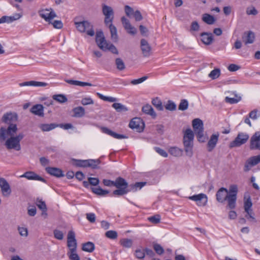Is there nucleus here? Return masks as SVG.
<instances>
[{"mask_svg":"<svg viewBox=\"0 0 260 260\" xmlns=\"http://www.w3.org/2000/svg\"><path fill=\"white\" fill-rule=\"evenodd\" d=\"M67 246L69 248V251L67 252L69 258H77V256H78L77 253V242L76 239L75 233L73 231H70L68 233Z\"/></svg>","mask_w":260,"mask_h":260,"instance_id":"1","label":"nucleus"},{"mask_svg":"<svg viewBox=\"0 0 260 260\" xmlns=\"http://www.w3.org/2000/svg\"><path fill=\"white\" fill-rule=\"evenodd\" d=\"M194 134L190 128L187 129L184 133L183 144L186 155L189 157L193 155V140Z\"/></svg>","mask_w":260,"mask_h":260,"instance_id":"2","label":"nucleus"},{"mask_svg":"<svg viewBox=\"0 0 260 260\" xmlns=\"http://www.w3.org/2000/svg\"><path fill=\"white\" fill-rule=\"evenodd\" d=\"M24 138V135L22 133H19L16 136H12L6 139L5 145L7 149H14L16 151H19L21 149L20 141Z\"/></svg>","mask_w":260,"mask_h":260,"instance_id":"3","label":"nucleus"},{"mask_svg":"<svg viewBox=\"0 0 260 260\" xmlns=\"http://www.w3.org/2000/svg\"><path fill=\"white\" fill-rule=\"evenodd\" d=\"M75 24L78 30L81 33H86L87 35L92 37L94 35L92 25L88 21L75 22Z\"/></svg>","mask_w":260,"mask_h":260,"instance_id":"4","label":"nucleus"},{"mask_svg":"<svg viewBox=\"0 0 260 260\" xmlns=\"http://www.w3.org/2000/svg\"><path fill=\"white\" fill-rule=\"evenodd\" d=\"M192 124L198 141L204 142L205 139L204 137V127L202 120L199 118H196L192 120Z\"/></svg>","mask_w":260,"mask_h":260,"instance_id":"5","label":"nucleus"},{"mask_svg":"<svg viewBox=\"0 0 260 260\" xmlns=\"http://www.w3.org/2000/svg\"><path fill=\"white\" fill-rule=\"evenodd\" d=\"M7 128L1 127L0 128V140L5 141L8 136H14L17 131V125L15 123L9 124Z\"/></svg>","mask_w":260,"mask_h":260,"instance_id":"6","label":"nucleus"},{"mask_svg":"<svg viewBox=\"0 0 260 260\" xmlns=\"http://www.w3.org/2000/svg\"><path fill=\"white\" fill-rule=\"evenodd\" d=\"M249 137V135L246 133H239L235 140L230 143V147L233 148L240 147L242 145L246 143Z\"/></svg>","mask_w":260,"mask_h":260,"instance_id":"7","label":"nucleus"},{"mask_svg":"<svg viewBox=\"0 0 260 260\" xmlns=\"http://www.w3.org/2000/svg\"><path fill=\"white\" fill-rule=\"evenodd\" d=\"M102 12L105 16L104 22L106 25L112 23L114 19V13L112 7L105 4L102 5Z\"/></svg>","mask_w":260,"mask_h":260,"instance_id":"8","label":"nucleus"},{"mask_svg":"<svg viewBox=\"0 0 260 260\" xmlns=\"http://www.w3.org/2000/svg\"><path fill=\"white\" fill-rule=\"evenodd\" d=\"M129 127L137 132L141 133L144 129L145 124L141 118L135 117L130 121Z\"/></svg>","mask_w":260,"mask_h":260,"instance_id":"9","label":"nucleus"},{"mask_svg":"<svg viewBox=\"0 0 260 260\" xmlns=\"http://www.w3.org/2000/svg\"><path fill=\"white\" fill-rule=\"evenodd\" d=\"M252 203L250 197L245 201L244 203V207L245 211L246 213L245 217L251 221L256 222L255 218L253 216V213L251 209Z\"/></svg>","mask_w":260,"mask_h":260,"instance_id":"10","label":"nucleus"},{"mask_svg":"<svg viewBox=\"0 0 260 260\" xmlns=\"http://www.w3.org/2000/svg\"><path fill=\"white\" fill-rule=\"evenodd\" d=\"M96 43L99 47L103 51L107 50V47L110 43H107L102 31L98 32L96 34Z\"/></svg>","mask_w":260,"mask_h":260,"instance_id":"11","label":"nucleus"},{"mask_svg":"<svg viewBox=\"0 0 260 260\" xmlns=\"http://www.w3.org/2000/svg\"><path fill=\"white\" fill-rule=\"evenodd\" d=\"M192 201H195L199 206H205L208 202L207 196L204 193H199L189 197Z\"/></svg>","mask_w":260,"mask_h":260,"instance_id":"12","label":"nucleus"},{"mask_svg":"<svg viewBox=\"0 0 260 260\" xmlns=\"http://www.w3.org/2000/svg\"><path fill=\"white\" fill-rule=\"evenodd\" d=\"M260 162V154L250 157L249 158L244 165V171L248 172L251 168Z\"/></svg>","mask_w":260,"mask_h":260,"instance_id":"13","label":"nucleus"},{"mask_svg":"<svg viewBox=\"0 0 260 260\" xmlns=\"http://www.w3.org/2000/svg\"><path fill=\"white\" fill-rule=\"evenodd\" d=\"M249 147L251 150H260V134L258 132L251 137Z\"/></svg>","mask_w":260,"mask_h":260,"instance_id":"14","label":"nucleus"},{"mask_svg":"<svg viewBox=\"0 0 260 260\" xmlns=\"http://www.w3.org/2000/svg\"><path fill=\"white\" fill-rule=\"evenodd\" d=\"M40 16L46 21L50 23V21L56 17V14L52 10L50 11L48 9L42 10L40 11Z\"/></svg>","mask_w":260,"mask_h":260,"instance_id":"15","label":"nucleus"},{"mask_svg":"<svg viewBox=\"0 0 260 260\" xmlns=\"http://www.w3.org/2000/svg\"><path fill=\"white\" fill-rule=\"evenodd\" d=\"M0 187L4 196L8 197L11 194V189L9 184L5 178L2 177H0Z\"/></svg>","mask_w":260,"mask_h":260,"instance_id":"16","label":"nucleus"},{"mask_svg":"<svg viewBox=\"0 0 260 260\" xmlns=\"http://www.w3.org/2000/svg\"><path fill=\"white\" fill-rule=\"evenodd\" d=\"M18 116L15 113H7L5 114L2 117V121L8 124H14L17 120Z\"/></svg>","mask_w":260,"mask_h":260,"instance_id":"17","label":"nucleus"},{"mask_svg":"<svg viewBox=\"0 0 260 260\" xmlns=\"http://www.w3.org/2000/svg\"><path fill=\"white\" fill-rule=\"evenodd\" d=\"M21 178H25L28 180H39L43 182H46V180L42 177L39 176L34 172L27 171L20 176Z\"/></svg>","mask_w":260,"mask_h":260,"instance_id":"18","label":"nucleus"},{"mask_svg":"<svg viewBox=\"0 0 260 260\" xmlns=\"http://www.w3.org/2000/svg\"><path fill=\"white\" fill-rule=\"evenodd\" d=\"M219 136V135L218 133L211 136L207 143V149L209 152L212 151L215 147L218 141Z\"/></svg>","mask_w":260,"mask_h":260,"instance_id":"19","label":"nucleus"},{"mask_svg":"<svg viewBox=\"0 0 260 260\" xmlns=\"http://www.w3.org/2000/svg\"><path fill=\"white\" fill-rule=\"evenodd\" d=\"M141 49L144 57L150 56L151 48L145 39H142L141 40Z\"/></svg>","mask_w":260,"mask_h":260,"instance_id":"20","label":"nucleus"},{"mask_svg":"<svg viewBox=\"0 0 260 260\" xmlns=\"http://www.w3.org/2000/svg\"><path fill=\"white\" fill-rule=\"evenodd\" d=\"M229 195L228 190L224 187H221L216 193V200L219 202L223 203L226 200Z\"/></svg>","mask_w":260,"mask_h":260,"instance_id":"21","label":"nucleus"},{"mask_svg":"<svg viewBox=\"0 0 260 260\" xmlns=\"http://www.w3.org/2000/svg\"><path fill=\"white\" fill-rule=\"evenodd\" d=\"M255 39V35L252 31H248L244 32L242 36V41L245 44H252Z\"/></svg>","mask_w":260,"mask_h":260,"instance_id":"22","label":"nucleus"},{"mask_svg":"<svg viewBox=\"0 0 260 260\" xmlns=\"http://www.w3.org/2000/svg\"><path fill=\"white\" fill-rule=\"evenodd\" d=\"M30 112L33 114L39 117H44V107L41 104H36L32 106Z\"/></svg>","mask_w":260,"mask_h":260,"instance_id":"23","label":"nucleus"},{"mask_svg":"<svg viewBox=\"0 0 260 260\" xmlns=\"http://www.w3.org/2000/svg\"><path fill=\"white\" fill-rule=\"evenodd\" d=\"M114 186L117 188L129 189V185L126 181L123 178L119 177L114 181Z\"/></svg>","mask_w":260,"mask_h":260,"instance_id":"24","label":"nucleus"},{"mask_svg":"<svg viewBox=\"0 0 260 260\" xmlns=\"http://www.w3.org/2000/svg\"><path fill=\"white\" fill-rule=\"evenodd\" d=\"M101 130L103 133L106 134L108 135H110V136L113 137V138L117 139L127 138V136H126L124 135L117 134L106 127H102Z\"/></svg>","mask_w":260,"mask_h":260,"instance_id":"25","label":"nucleus"},{"mask_svg":"<svg viewBox=\"0 0 260 260\" xmlns=\"http://www.w3.org/2000/svg\"><path fill=\"white\" fill-rule=\"evenodd\" d=\"M45 170L48 174L57 177H60L64 176L61 170L57 168L47 167Z\"/></svg>","mask_w":260,"mask_h":260,"instance_id":"26","label":"nucleus"},{"mask_svg":"<svg viewBox=\"0 0 260 260\" xmlns=\"http://www.w3.org/2000/svg\"><path fill=\"white\" fill-rule=\"evenodd\" d=\"M48 84L46 82L35 81H26L22 83H20L19 84V85L20 86H32L37 87H45Z\"/></svg>","mask_w":260,"mask_h":260,"instance_id":"27","label":"nucleus"},{"mask_svg":"<svg viewBox=\"0 0 260 260\" xmlns=\"http://www.w3.org/2000/svg\"><path fill=\"white\" fill-rule=\"evenodd\" d=\"M201 40L206 45H210L213 42V35L211 33L203 32L201 34Z\"/></svg>","mask_w":260,"mask_h":260,"instance_id":"28","label":"nucleus"},{"mask_svg":"<svg viewBox=\"0 0 260 260\" xmlns=\"http://www.w3.org/2000/svg\"><path fill=\"white\" fill-rule=\"evenodd\" d=\"M109 27L111 34V38L112 40L116 42L118 41V35L116 27L112 24V23H110L107 25Z\"/></svg>","mask_w":260,"mask_h":260,"instance_id":"29","label":"nucleus"},{"mask_svg":"<svg viewBox=\"0 0 260 260\" xmlns=\"http://www.w3.org/2000/svg\"><path fill=\"white\" fill-rule=\"evenodd\" d=\"M146 184V182H136L135 184L129 185V192H135L138 190L141 189Z\"/></svg>","mask_w":260,"mask_h":260,"instance_id":"30","label":"nucleus"},{"mask_svg":"<svg viewBox=\"0 0 260 260\" xmlns=\"http://www.w3.org/2000/svg\"><path fill=\"white\" fill-rule=\"evenodd\" d=\"M142 110L143 112L155 118L156 116L152 106L149 104H146L142 107Z\"/></svg>","mask_w":260,"mask_h":260,"instance_id":"31","label":"nucleus"},{"mask_svg":"<svg viewBox=\"0 0 260 260\" xmlns=\"http://www.w3.org/2000/svg\"><path fill=\"white\" fill-rule=\"evenodd\" d=\"M73 116L75 117H82L85 115V109L83 107L79 106L73 109Z\"/></svg>","mask_w":260,"mask_h":260,"instance_id":"32","label":"nucleus"},{"mask_svg":"<svg viewBox=\"0 0 260 260\" xmlns=\"http://www.w3.org/2000/svg\"><path fill=\"white\" fill-rule=\"evenodd\" d=\"M94 249V244L91 242H87L82 244V249L84 251L92 252Z\"/></svg>","mask_w":260,"mask_h":260,"instance_id":"33","label":"nucleus"},{"mask_svg":"<svg viewBox=\"0 0 260 260\" xmlns=\"http://www.w3.org/2000/svg\"><path fill=\"white\" fill-rule=\"evenodd\" d=\"M237 199L236 194H229L226 200L228 202V206L229 208L233 209L236 206V201Z\"/></svg>","mask_w":260,"mask_h":260,"instance_id":"34","label":"nucleus"},{"mask_svg":"<svg viewBox=\"0 0 260 260\" xmlns=\"http://www.w3.org/2000/svg\"><path fill=\"white\" fill-rule=\"evenodd\" d=\"M58 126V124L55 123L41 124L40 125L39 127L43 132H48L54 129Z\"/></svg>","mask_w":260,"mask_h":260,"instance_id":"35","label":"nucleus"},{"mask_svg":"<svg viewBox=\"0 0 260 260\" xmlns=\"http://www.w3.org/2000/svg\"><path fill=\"white\" fill-rule=\"evenodd\" d=\"M202 20L209 25L213 24L215 22L214 17L207 13L203 15Z\"/></svg>","mask_w":260,"mask_h":260,"instance_id":"36","label":"nucleus"},{"mask_svg":"<svg viewBox=\"0 0 260 260\" xmlns=\"http://www.w3.org/2000/svg\"><path fill=\"white\" fill-rule=\"evenodd\" d=\"M92 191L95 194L101 196H105L109 192L108 190H104L100 187L92 188Z\"/></svg>","mask_w":260,"mask_h":260,"instance_id":"37","label":"nucleus"},{"mask_svg":"<svg viewBox=\"0 0 260 260\" xmlns=\"http://www.w3.org/2000/svg\"><path fill=\"white\" fill-rule=\"evenodd\" d=\"M152 104L157 110L159 111L163 110L164 108L162 105V102L159 98H156L153 99L152 101Z\"/></svg>","mask_w":260,"mask_h":260,"instance_id":"38","label":"nucleus"},{"mask_svg":"<svg viewBox=\"0 0 260 260\" xmlns=\"http://www.w3.org/2000/svg\"><path fill=\"white\" fill-rule=\"evenodd\" d=\"M74 165L78 167H87V160L73 159Z\"/></svg>","mask_w":260,"mask_h":260,"instance_id":"39","label":"nucleus"},{"mask_svg":"<svg viewBox=\"0 0 260 260\" xmlns=\"http://www.w3.org/2000/svg\"><path fill=\"white\" fill-rule=\"evenodd\" d=\"M113 107L117 112L126 111L128 110L127 108L124 105L120 103H115L112 105Z\"/></svg>","mask_w":260,"mask_h":260,"instance_id":"40","label":"nucleus"},{"mask_svg":"<svg viewBox=\"0 0 260 260\" xmlns=\"http://www.w3.org/2000/svg\"><path fill=\"white\" fill-rule=\"evenodd\" d=\"M99 159H88L87 167H90L92 169H96L98 166L100 164Z\"/></svg>","mask_w":260,"mask_h":260,"instance_id":"41","label":"nucleus"},{"mask_svg":"<svg viewBox=\"0 0 260 260\" xmlns=\"http://www.w3.org/2000/svg\"><path fill=\"white\" fill-rule=\"evenodd\" d=\"M115 64L118 70L122 71L125 68V64L120 58H117L115 59Z\"/></svg>","mask_w":260,"mask_h":260,"instance_id":"42","label":"nucleus"},{"mask_svg":"<svg viewBox=\"0 0 260 260\" xmlns=\"http://www.w3.org/2000/svg\"><path fill=\"white\" fill-rule=\"evenodd\" d=\"M53 99L60 103H63L67 101V97L63 94H56L53 96Z\"/></svg>","mask_w":260,"mask_h":260,"instance_id":"43","label":"nucleus"},{"mask_svg":"<svg viewBox=\"0 0 260 260\" xmlns=\"http://www.w3.org/2000/svg\"><path fill=\"white\" fill-rule=\"evenodd\" d=\"M97 95L98 97L105 101H108L110 102H115L117 101V99L112 96H106L98 92Z\"/></svg>","mask_w":260,"mask_h":260,"instance_id":"44","label":"nucleus"},{"mask_svg":"<svg viewBox=\"0 0 260 260\" xmlns=\"http://www.w3.org/2000/svg\"><path fill=\"white\" fill-rule=\"evenodd\" d=\"M121 245L126 248H130L132 246L133 241L129 239H122L120 241Z\"/></svg>","mask_w":260,"mask_h":260,"instance_id":"45","label":"nucleus"},{"mask_svg":"<svg viewBox=\"0 0 260 260\" xmlns=\"http://www.w3.org/2000/svg\"><path fill=\"white\" fill-rule=\"evenodd\" d=\"M220 75V70L219 69L213 70L209 74V77L212 79H217Z\"/></svg>","mask_w":260,"mask_h":260,"instance_id":"46","label":"nucleus"},{"mask_svg":"<svg viewBox=\"0 0 260 260\" xmlns=\"http://www.w3.org/2000/svg\"><path fill=\"white\" fill-rule=\"evenodd\" d=\"M188 103L186 100H181L178 106V109L181 111H185L187 109Z\"/></svg>","mask_w":260,"mask_h":260,"instance_id":"47","label":"nucleus"},{"mask_svg":"<svg viewBox=\"0 0 260 260\" xmlns=\"http://www.w3.org/2000/svg\"><path fill=\"white\" fill-rule=\"evenodd\" d=\"M241 100V97L236 95V98H229L226 96L225 98V102L231 104H236L239 102Z\"/></svg>","mask_w":260,"mask_h":260,"instance_id":"48","label":"nucleus"},{"mask_svg":"<svg viewBox=\"0 0 260 260\" xmlns=\"http://www.w3.org/2000/svg\"><path fill=\"white\" fill-rule=\"evenodd\" d=\"M129 192L128 189L125 188H117L113 192V194L115 196H122L127 193Z\"/></svg>","mask_w":260,"mask_h":260,"instance_id":"49","label":"nucleus"},{"mask_svg":"<svg viewBox=\"0 0 260 260\" xmlns=\"http://www.w3.org/2000/svg\"><path fill=\"white\" fill-rule=\"evenodd\" d=\"M105 236L110 239H116L118 237L117 233L115 231H108L106 232Z\"/></svg>","mask_w":260,"mask_h":260,"instance_id":"50","label":"nucleus"},{"mask_svg":"<svg viewBox=\"0 0 260 260\" xmlns=\"http://www.w3.org/2000/svg\"><path fill=\"white\" fill-rule=\"evenodd\" d=\"M169 152L175 156H178L181 155V151L180 149L177 147H171L169 149Z\"/></svg>","mask_w":260,"mask_h":260,"instance_id":"51","label":"nucleus"},{"mask_svg":"<svg viewBox=\"0 0 260 260\" xmlns=\"http://www.w3.org/2000/svg\"><path fill=\"white\" fill-rule=\"evenodd\" d=\"M165 108L170 111H174L176 109V105L173 102L169 101L165 105Z\"/></svg>","mask_w":260,"mask_h":260,"instance_id":"52","label":"nucleus"},{"mask_svg":"<svg viewBox=\"0 0 260 260\" xmlns=\"http://www.w3.org/2000/svg\"><path fill=\"white\" fill-rule=\"evenodd\" d=\"M121 20L122 25L125 30L128 29V28H129L132 26L129 21L124 16L121 17Z\"/></svg>","mask_w":260,"mask_h":260,"instance_id":"53","label":"nucleus"},{"mask_svg":"<svg viewBox=\"0 0 260 260\" xmlns=\"http://www.w3.org/2000/svg\"><path fill=\"white\" fill-rule=\"evenodd\" d=\"M121 20L122 25L125 30L128 29V28H129L132 26L129 21L124 16L121 17Z\"/></svg>","mask_w":260,"mask_h":260,"instance_id":"54","label":"nucleus"},{"mask_svg":"<svg viewBox=\"0 0 260 260\" xmlns=\"http://www.w3.org/2000/svg\"><path fill=\"white\" fill-rule=\"evenodd\" d=\"M153 248L155 252L159 255L162 254L164 252V248L158 244H154Z\"/></svg>","mask_w":260,"mask_h":260,"instance_id":"55","label":"nucleus"},{"mask_svg":"<svg viewBox=\"0 0 260 260\" xmlns=\"http://www.w3.org/2000/svg\"><path fill=\"white\" fill-rule=\"evenodd\" d=\"M149 221L153 223H158L160 222V217L159 215H155L148 218Z\"/></svg>","mask_w":260,"mask_h":260,"instance_id":"56","label":"nucleus"},{"mask_svg":"<svg viewBox=\"0 0 260 260\" xmlns=\"http://www.w3.org/2000/svg\"><path fill=\"white\" fill-rule=\"evenodd\" d=\"M124 10L126 16L128 17H131V16L133 15L134 13H135L134 9L127 5L125 6Z\"/></svg>","mask_w":260,"mask_h":260,"instance_id":"57","label":"nucleus"},{"mask_svg":"<svg viewBox=\"0 0 260 260\" xmlns=\"http://www.w3.org/2000/svg\"><path fill=\"white\" fill-rule=\"evenodd\" d=\"M54 237L59 240H61L63 238V233L58 230H55L53 232Z\"/></svg>","mask_w":260,"mask_h":260,"instance_id":"58","label":"nucleus"},{"mask_svg":"<svg viewBox=\"0 0 260 260\" xmlns=\"http://www.w3.org/2000/svg\"><path fill=\"white\" fill-rule=\"evenodd\" d=\"M36 205L41 210L46 209L47 208L45 202L43 201L42 200L38 199L37 200Z\"/></svg>","mask_w":260,"mask_h":260,"instance_id":"59","label":"nucleus"},{"mask_svg":"<svg viewBox=\"0 0 260 260\" xmlns=\"http://www.w3.org/2000/svg\"><path fill=\"white\" fill-rule=\"evenodd\" d=\"M199 28H200V26H199V24H198V22L193 21L191 24L190 31H197L199 30Z\"/></svg>","mask_w":260,"mask_h":260,"instance_id":"60","label":"nucleus"},{"mask_svg":"<svg viewBox=\"0 0 260 260\" xmlns=\"http://www.w3.org/2000/svg\"><path fill=\"white\" fill-rule=\"evenodd\" d=\"M81 103L83 105H88L93 104V101L90 98H85L82 99Z\"/></svg>","mask_w":260,"mask_h":260,"instance_id":"61","label":"nucleus"},{"mask_svg":"<svg viewBox=\"0 0 260 260\" xmlns=\"http://www.w3.org/2000/svg\"><path fill=\"white\" fill-rule=\"evenodd\" d=\"M50 23H51L53 27L57 29H60L63 26V24L60 20H55L53 22H50Z\"/></svg>","mask_w":260,"mask_h":260,"instance_id":"62","label":"nucleus"},{"mask_svg":"<svg viewBox=\"0 0 260 260\" xmlns=\"http://www.w3.org/2000/svg\"><path fill=\"white\" fill-rule=\"evenodd\" d=\"M136 256L139 259H142L145 257L144 249H138L136 250Z\"/></svg>","mask_w":260,"mask_h":260,"instance_id":"63","label":"nucleus"},{"mask_svg":"<svg viewBox=\"0 0 260 260\" xmlns=\"http://www.w3.org/2000/svg\"><path fill=\"white\" fill-rule=\"evenodd\" d=\"M136 21H140L143 19V16L141 15V12L139 10H137L135 12L133 15Z\"/></svg>","mask_w":260,"mask_h":260,"instance_id":"64","label":"nucleus"}]
</instances>
